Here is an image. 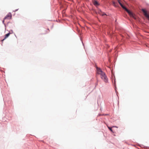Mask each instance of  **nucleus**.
Segmentation results:
<instances>
[{"mask_svg":"<svg viewBox=\"0 0 149 149\" xmlns=\"http://www.w3.org/2000/svg\"><path fill=\"white\" fill-rule=\"evenodd\" d=\"M93 3L95 6H97L99 5V4L96 1H93Z\"/></svg>","mask_w":149,"mask_h":149,"instance_id":"nucleus-6","label":"nucleus"},{"mask_svg":"<svg viewBox=\"0 0 149 149\" xmlns=\"http://www.w3.org/2000/svg\"><path fill=\"white\" fill-rule=\"evenodd\" d=\"M10 33V32L6 34L4 38L2 40V41H3L5 39L8 38L9 36H10V33Z\"/></svg>","mask_w":149,"mask_h":149,"instance_id":"nucleus-5","label":"nucleus"},{"mask_svg":"<svg viewBox=\"0 0 149 149\" xmlns=\"http://www.w3.org/2000/svg\"><path fill=\"white\" fill-rule=\"evenodd\" d=\"M97 73L100 75L101 78L103 80L105 83H107L108 82V79L106 75L104 72H103L101 69L98 67L97 68Z\"/></svg>","mask_w":149,"mask_h":149,"instance_id":"nucleus-1","label":"nucleus"},{"mask_svg":"<svg viewBox=\"0 0 149 149\" xmlns=\"http://www.w3.org/2000/svg\"><path fill=\"white\" fill-rule=\"evenodd\" d=\"M12 17V15L11 13H8L4 18V19L3 21V23H4L5 20H6V19H11Z\"/></svg>","mask_w":149,"mask_h":149,"instance_id":"nucleus-3","label":"nucleus"},{"mask_svg":"<svg viewBox=\"0 0 149 149\" xmlns=\"http://www.w3.org/2000/svg\"><path fill=\"white\" fill-rule=\"evenodd\" d=\"M113 5L115 7H117V4L114 1H113Z\"/></svg>","mask_w":149,"mask_h":149,"instance_id":"nucleus-7","label":"nucleus"},{"mask_svg":"<svg viewBox=\"0 0 149 149\" xmlns=\"http://www.w3.org/2000/svg\"><path fill=\"white\" fill-rule=\"evenodd\" d=\"M118 2L120 4L121 7L124 9H125L130 15L133 16L132 13L128 10L125 7L120 3V0H118Z\"/></svg>","mask_w":149,"mask_h":149,"instance_id":"nucleus-2","label":"nucleus"},{"mask_svg":"<svg viewBox=\"0 0 149 149\" xmlns=\"http://www.w3.org/2000/svg\"><path fill=\"white\" fill-rule=\"evenodd\" d=\"M100 14L102 16H104V15H107L106 14L104 13L101 12V13H100Z\"/></svg>","mask_w":149,"mask_h":149,"instance_id":"nucleus-8","label":"nucleus"},{"mask_svg":"<svg viewBox=\"0 0 149 149\" xmlns=\"http://www.w3.org/2000/svg\"><path fill=\"white\" fill-rule=\"evenodd\" d=\"M142 10L143 13L144 15L149 20V15L148 14L147 12V11L144 9H142Z\"/></svg>","mask_w":149,"mask_h":149,"instance_id":"nucleus-4","label":"nucleus"},{"mask_svg":"<svg viewBox=\"0 0 149 149\" xmlns=\"http://www.w3.org/2000/svg\"><path fill=\"white\" fill-rule=\"evenodd\" d=\"M98 84L97 82L96 83V85H97Z\"/></svg>","mask_w":149,"mask_h":149,"instance_id":"nucleus-10","label":"nucleus"},{"mask_svg":"<svg viewBox=\"0 0 149 149\" xmlns=\"http://www.w3.org/2000/svg\"><path fill=\"white\" fill-rule=\"evenodd\" d=\"M107 127H108V129H109V130H110L111 132H113V131H112V129H111V127H109V126H107Z\"/></svg>","mask_w":149,"mask_h":149,"instance_id":"nucleus-9","label":"nucleus"}]
</instances>
